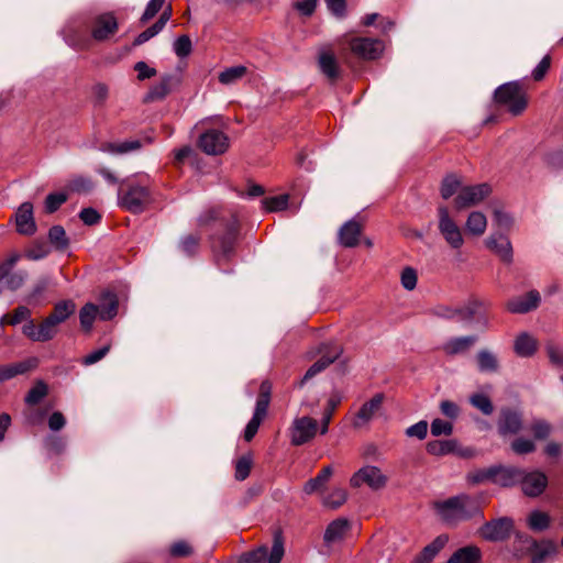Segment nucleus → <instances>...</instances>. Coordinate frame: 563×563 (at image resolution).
Returning <instances> with one entry per match:
<instances>
[{
    "instance_id": "nucleus-44",
    "label": "nucleus",
    "mask_w": 563,
    "mask_h": 563,
    "mask_svg": "<svg viewBox=\"0 0 563 563\" xmlns=\"http://www.w3.org/2000/svg\"><path fill=\"white\" fill-rule=\"evenodd\" d=\"M285 554L284 539L280 531L274 534L273 547L269 553L268 563H280Z\"/></svg>"
},
{
    "instance_id": "nucleus-5",
    "label": "nucleus",
    "mask_w": 563,
    "mask_h": 563,
    "mask_svg": "<svg viewBox=\"0 0 563 563\" xmlns=\"http://www.w3.org/2000/svg\"><path fill=\"white\" fill-rule=\"evenodd\" d=\"M271 389L272 386L268 382H263L260 387V395L256 400L255 410L253 417L247 422L244 429V440L250 442L257 433L258 428L265 417L267 416V410L271 401Z\"/></svg>"
},
{
    "instance_id": "nucleus-28",
    "label": "nucleus",
    "mask_w": 563,
    "mask_h": 563,
    "mask_svg": "<svg viewBox=\"0 0 563 563\" xmlns=\"http://www.w3.org/2000/svg\"><path fill=\"white\" fill-rule=\"evenodd\" d=\"M448 541L449 537L446 534L437 537L430 544L423 548L421 553L417 556L416 563H430L444 548Z\"/></svg>"
},
{
    "instance_id": "nucleus-29",
    "label": "nucleus",
    "mask_w": 563,
    "mask_h": 563,
    "mask_svg": "<svg viewBox=\"0 0 563 563\" xmlns=\"http://www.w3.org/2000/svg\"><path fill=\"white\" fill-rule=\"evenodd\" d=\"M477 367L481 373H496L499 368L497 356L489 350H481L476 355Z\"/></svg>"
},
{
    "instance_id": "nucleus-34",
    "label": "nucleus",
    "mask_w": 563,
    "mask_h": 563,
    "mask_svg": "<svg viewBox=\"0 0 563 563\" xmlns=\"http://www.w3.org/2000/svg\"><path fill=\"white\" fill-rule=\"evenodd\" d=\"M76 306L71 300H63L55 305L53 312L48 316L56 325L64 322L75 312Z\"/></svg>"
},
{
    "instance_id": "nucleus-6",
    "label": "nucleus",
    "mask_w": 563,
    "mask_h": 563,
    "mask_svg": "<svg viewBox=\"0 0 563 563\" xmlns=\"http://www.w3.org/2000/svg\"><path fill=\"white\" fill-rule=\"evenodd\" d=\"M239 225L236 218H233L224 235L213 240L212 251L218 265L229 261L234 254V247L238 240Z\"/></svg>"
},
{
    "instance_id": "nucleus-35",
    "label": "nucleus",
    "mask_w": 563,
    "mask_h": 563,
    "mask_svg": "<svg viewBox=\"0 0 563 563\" xmlns=\"http://www.w3.org/2000/svg\"><path fill=\"white\" fill-rule=\"evenodd\" d=\"M342 400V396L340 394H333L327 404V408L324 409L321 423H320V433L325 434L329 430V424L332 419L333 412L338 408Z\"/></svg>"
},
{
    "instance_id": "nucleus-3",
    "label": "nucleus",
    "mask_w": 563,
    "mask_h": 563,
    "mask_svg": "<svg viewBox=\"0 0 563 563\" xmlns=\"http://www.w3.org/2000/svg\"><path fill=\"white\" fill-rule=\"evenodd\" d=\"M495 102L517 115L526 108V90L518 81L504 84L495 91Z\"/></svg>"
},
{
    "instance_id": "nucleus-22",
    "label": "nucleus",
    "mask_w": 563,
    "mask_h": 563,
    "mask_svg": "<svg viewBox=\"0 0 563 563\" xmlns=\"http://www.w3.org/2000/svg\"><path fill=\"white\" fill-rule=\"evenodd\" d=\"M99 319L108 321L113 319L118 313L119 300L114 292L103 291L98 298Z\"/></svg>"
},
{
    "instance_id": "nucleus-46",
    "label": "nucleus",
    "mask_w": 563,
    "mask_h": 563,
    "mask_svg": "<svg viewBox=\"0 0 563 563\" xmlns=\"http://www.w3.org/2000/svg\"><path fill=\"white\" fill-rule=\"evenodd\" d=\"M550 526V516L547 512L534 510L530 512V529L544 531Z\"/></svg>"
},
{
    "instance_id": "nucleus-37",
    "label": "nucleus",
    "mask_w": 563,
    "mask_h": 563,
    "mask_svg": "<svg viewBox=\"0 0 563 563\" xmlns=\"http://www.w3.org/2000/svg\"><path fill=\"white\" fill-rule=\"evenodd\" d=\"M332 472L331 466L323 467L314 478H311L306 483L305 493H313L323 489L325 483L330 479Z\"/></svg>"
},
{
    "instance_id": "nucleus-20",
    "label": "nucleus",
    "mask_w": 563,
    "mask_h": 563,
    "mask_svg": "<svg viewBox=\"0 0 563 563\" xmlns=\"http://www.w3.org/2000/svg\"><path fill=\"white\" fill-rule=\"evenodd\" d=\"M179 84L178 77L175 75H164L159 82L155 84L151 87L148 92L145 96V101L153 102L163 100L166 96H168L174 88Z\"/></svg>"
},
{
    "instance_id": "nucleus-17",
    "label": "nucleus",
    "mask_w": 563,
    "mask_h": 563,
    "mask_svg": "<svg viewBox=\"0 0 563 563\" xmlns=\"http://www.w3.org/2000/svg\"><path fill=\"white\" fill-rule=\"evenodd\" d=\"M16 231L23 235H33L36 232V223L33 216V205L25 201L15 212Z\"/></svg>"
},
{
    "instance_id": "nucleus-33",
    "label": "nucleus",
    "mask_w": 563,
    "mask_h": 563,
    "mask_svg": "<svg viewBox=\"0 0 563 563\" xmlns=\"http://www.w3.org/2000/svg\"><path fill=\"white\" fill-rule=\"evenodd\" d=\"M32 366L33 364L30 361L0 366V383L26 373Z\"/></svg>"
},
{
    "instance_id": "nucleus-59",
    "label": "nucleus",
    "mask_w": 563,
    "mask_h": 563,
    "mask_svg": "<svg viewBox=\"0 0 563 563\" xmlns=\"http://www.w3.org/2000/svg\"><path fill=\"white\" fill-rule=\"evenodd\" d=\"M453 432V426L449 421H444L442 419H434L431 422V434L434 437L439 435H450Z\"/></svg>"
},
{
    "instance_id": "nucleus-19",
    "label": "nucleus",
    "mask_w": 563,
    "mask_h": 563,
    "mask_svg": "<svg viewBox=\"0 0 563 563\" xmlns=\"http://www.w3.org/2000/svg\"><path fill=\"white\" fill-rule=\"evenodd\" d=\"M363 224L355 220L346 221L338 232L339 243L344 247H355L360 243Z\"/></svg>"
},
{
    "instance_id": "nucleus-25",
    "label": "nucleus",
    "mask_w": 563,
    "mask_h": 563,
    "mask_svg": "<svg viewBox=\"0 0 563 563\" xmlns=\"http://www.w3.org/2000/svg\"><path fill=\"white\" fill-rule=\"evenodd\" d=\"M318 65L321 73L330 80H335L340 75L338 60L333 53L322 51L318 57Z\"/></svg>"
},
{
    "instance_id": "nucleus-62",
    "label": "nucleus",
    "mask_w": 563,
    "mask_h": 563,
    "mask_svg": "<svg viewBox=\"0 0 563 563\" xmlns=\"http://www.w3.org/2000/svg\"><path fill=\"white\" fill-rule=\"evenodd\" d=\"M110 351V345L107 344L100 349H97L90 353H88L81 361V363L86 366H90L101 361Z\"/></svg>"
},
{
    "instance_id": "nucleus-14",
    "label": "nucleus",
    "mask_w": 563,
    "mask_h": 563,
    "mask_svg": "<svg viewBox=\"0 0 563 563\" xmlns=\"http://www.w3.org/2000/svg\"><path fill=\"white\" fill-rule=\"evenodd\" d=\"M558 553V545L553 540H530V563H551Z\"/></svg>"
},
{
    "instance_id": "nucleus-57",
    "label": "nucleus",
    "mask_w": 563,
    "mask_h": 563,
    "mask_svg": "<svg viewBox=\"0 0 563 563\" xmlns=\"http://www.w3.org/2000/svg\"><path fill=\"white\" fill-rule=\"evenodd\" d=\"M166 0H150L140 21L146 23L153 19L164 7Z\"/></svg>"
},
{
    "instance_id": "nucleus-12",
    "label": "nucleus",
    "mask_w": 563,
    "mask_h": 563,
    "mask_svg": "<svg viewBox=\"0 0 563 563\" xmlns=\"http://www.w3.org/2000/svg\"><path fill=\"white\" fill-rule=\"evenodd\" d=\"M119 29L117 18L112 13H102L95 18L91 25V37L103 42L113 36Z\"/></svg>"
},
{
    "instance_id": "nucleus-42",
    "label": "nucleus",
    "mask_w": 563,
    "mask_h": 563,
    "mask_svg": "<svg viewBox=\"0 0 563 563\" xmlns=\"http://www.w3.org/2000/svg\"><path fill=\"white\" fill-rule=\"evenodd\" d=\"M479 303L476 301L468 302L464 306L455 307V317L454 320L459 322H470L473 320Z\"/></svg>"
},
{
    "instance_id": "nucleus-1",
    "label": "nucleus",
    "mask_w": 563,
    "mask_h": 563,
    "mask_svg": "<svg viewBox=\"0 0 563 563\" xmlns=\"http://www.w3.org/2000/svg\"><path fill=\"white\" fill-rule=\"evenodd\" d=\"M433 508L439 518L448 525H454L481 512L478 503L472 500L468 495H454L435 501Z\"/></svg>"
},
{
    "instance_id": "nucleus-32",
    "label": "nucleus",
    "mask_w": 563,
    "mask_h": 563,
    "mask_svg": "<svg viewBox=\"0 0 563 563\" xmlns=\"http://www.w3.org/2000/svg\"><path fill=\"white\" fill-rule=\"evenodd\" d=\"M99 306L93 302H87L79 311L80 325L86 332H90L92 324L99 318Z\"/></svg>"
},
{
    "instance_id": "nucleus-10",
    "label": "nucleus",
    "mask_w": 563,
    "mask_h": 563,
    "mask_svg": "<svg viewBox=\"0 0 563 563\" xmlns=\"http://www.w3.org/2000/svg\"><path fill=\"white\" fill-rule=\"evenodd\" d=\"M515 531L514 521L510 518L503 517L490 520L479 529L482 538L488 541H504Z\"/></svg>"
},
{
    "instance_id": "nucleus-63",
    "label": "nucleus",
    "mask_w": 563,
    "mask_h": 563,
    "mask_svg": "<svg viewBox=\"0 0 563 563\" xmlns=\"http://www.w3.org/2000/svg\"><path fill=\"white\" fill-rule=\"evenodd\" d=\"M428 433V423L424 420H421L406 430V434L410 438H417L419 440H423Z\"/></svg>"
},
{
    "instance_id": "nucleus-50",
    "label": "nucleus",
    "mask_w": 563,
    "mask_h": 563,
    "mask_svg": "<svg viewBox=\"0 0 563 563\" xmlns=\"http://www.w3.org/2000/svg\"><path fill=\"white\" fill-rule=\"evenodd\" d=\"M56 327L57 325L49 317L44 319L43 322L38 325L40 331L37 333V342H46L53 339L56 334Z\"/></svg>"
},
{
    "instance_id": "nucleus-8",
    "label": "nucleus",
    "mask_w": 563,
    "mask_h": 563,
    "mask_svg": "<svg viewBox=\"0 0 563 563\" xmlns=\"http://www.w3.org/2000/svg\"><path fill=\"white\" fill-rule=\"evenodd\" d=\"M387 477L378 467L367 465L354 473L350 484L352 488H361L363 485H366L373 490H379L385 487Z\"/></svg>"
},
{
    "instance_id": "nucleus-31",
    "label": "nucleus",
    "mask_w": 563,
    "mask_h": 563,
    "mask_svg": "<svg viewBox=\"0 0 563 563\" xmlns=\"http://www.w3.org/2000/svg\"><path fill=\"white\" fill-rule=\"evenodd\" d=\"M465 228L470 234L481 236L486 231L487 219L484 213L479 211H473L466 219Z\"/></svg>"
},
{
    "instance_id": "nucleus-23",
    "label": "nucleus",
    "mask_w": 563,
    "mask_h": 563,
    "mask_svg": "<svg viewBox=\"0 0 563 563\" xmlns=\"http://www.w3.org/2000/svg\"><path fill=\"white\" fill-rule=\"evenodd\" d=\"M486 246L496 253L501 261L510 262L512 250L509 240L503 234H493L486 240Z\"/></svg>"
},
{
    "instance_id": "nucleus-52",
    "label": "nucleus",
    "mask_w": 563,
    "mask_h": 563,
    "mask_svg": "<svg viewBox=\"0 0 563 563\" xmlns=\"http://www.w3.org/2000/svg\"><path fill=\"white\" fill-rule=\"evenodd\" d=\"M93 188V181L84 176L73 178L68 184V189L74 192H90Z\"/></svg>"
},
{
    "instance_id": "nucleus-13",
    "label": "nucleus",
    "mask_w": 563,
    "mask_h": 563,
    "mask_svg": "<svg viewBox=\"0 0 563 563\" xmlns=\"http://www.w3.org/2000/svg\"><path fill=\"white\" fill-rule=\"evenodd\" d=\"M352 52L365 59H376L384 49L382 41L369 37H355L350 42Z\"/></svg>"
},
{
    "instance_id": "nucleus-64",
    "label": "nucleus",
    "mask_w": 563,
    "mask_h": 563,
    "mask_svg": "<svg viewBox=\"0 0 563 563\" xmlns=\"http://www.w3.org/2000/svg\"><path fill=\"white\" fill-rule=\"evenodd\" d=\"M48 253V247L45 244L40 243L26 250L24 256L31 261H38L46 257Z\"/></svg>"
},
{
    "instance_id": "nucleus-60",
    "label": "nucleus",
    "mask_w": 563,
    "mask_h": 563,
    "mask_svg": "<svg viewBox=\"0 0 563 563\" xmlns=\"http://www.w3.org/2000/svg\"><path fill=\"white\" fill-rule=\"evenodd\" d=\"M417 272L412 267H406L401 272V285L407 290H413L417 286Z\"/></svg>"
},
{
    "instance_id": "nucleus-54",
    "label": "nucleus",
    "mask_w": 563,
    "mask_h": 563,
    "mask_svg": "<svg viewBox=\"0 0 563 563\" xmlns=\"http://www.w3.org/2000/svg\"><path fill=\"white\" fill-rule=\"evenodd\" d=\"M268 549L266 545H261L257 549L243 553L242 561L245 563H263L268 560Z\"/></svg>"
},
{
    "instance_id": "nucleus-43",
    "label": "nucleus",
    "mask_w": 563,
    "mask_h": 563,
    "mask_svg": "<svg viewBox=\"0 0 563 563\" xmlns=\"http://www.w3.org/2000/svg\"><path fill=\"white\" fill-rule=\"evenodd\" d=\"M289 196L279 195L262 200L263 208L268 212L285 210L288 206Z\"/></svg>"
},
{
    "instance_id": "nucleus-7",
    "label": "nucleus",
    "mask_w": 563,
    "mask_h": 563,
    "mask_svg": "<svg viewBox=\"0 0 563 563\" xmlns=\"http://www.w3.org/2000/svg\"><path fill=\"white\" fill-rule=\"evenodd\" d=\"M316 419L302 416L296 417L289 427V438L292 445L299 446L310 442L319 431Z\"/></svg>"
},
{
    "instance_id": "nucleus-24",
    "label": "nucleus",
    "mask_w": 563,
    "mask_h": 563,
    "mask_svg": "<svg viewBox=\"0 0 563 563\" xmlns=\"http://www.w3.org/2000/svg\"><path fill=\"white\" fill-rule=\"evenodd\" d=\"M349 530V521L346 519H335L330 522L324 531L323 541L330 547L342 541Z\"/></svg>"
},
{
    "instance_id": "nucleus-58",
    "label": "nucleus",
    "mask_w": 563,
    "mask_h": 563,
    "mask_svg": "<svg viewBox=\"0 0 563 563\" xmlns=\"http://www.w3.org/2000/svg\"><path fill=\"white\" fill-rule=\"evenodd\" d=\"M67 200V195L64 192H54L49 194L45 199V210L48 213L55 212L65 201Z\"/></svg>"
},
{
    "instance_id": "nucleus-30",
    "label": "nucleus",
    "mask_w": 563,
    "mask_h": 563,
    "mask_svg": "<svg viewBox=\"0 0 563 563\" xmlns=\"http://www.w3.org/2000/svg\"><path fill=\"white\" fill-rule=\"evenodd\" d=\"M481 550L470 545L457 550L446 563H479Z\"/></svg>"
},
{
    "instance_id": "nucleus-56",
    "label": "nucleus",
    "mask_w": 563,
    "mask_h": 563,
    "mask_svg": "<svg viewBox=\"0 0 563 563\" xmlns=\"http://www.w3.org/2000/svg\"><path fill=\"white\" fill-rule=\"evenodd\" d=\"M192 45L188 35H180L174 42V52L178 57H186L191 53Z\"/></svg>"
},
{
    "instance_id": "nucleus-55",
    "label": "nucleus",
    "mask_w": 563,
    "mask_h": 563,
    "mask_svg": "<svg viewBox=\"0 0 563 563\" xmlns=\"http://www.w3.org/2000/svg\"><path fill=\"white\" fill-rule=\"evenodd\" d=\"M514 559H522L528 553L527 540L523 534L516 533L511 548L509 549Z\"/></svg>"
},
{
    "instance_id": "nucleus-45",
    "label": "nucleus",
    "mask_w": 563,
    "mask_h": 563,
    "mask_svg": "<svg viewBox=\"0 0 563 563\" xmlns=\"http://www.w3.org/2000/svg\"><path fill=\"white\" fill-rule=\"evenodd\" d=\"M470 402L473 407L482 411L484 415H492L494 406L488 396L484 394H473L470 397Z\"/></svg>"
},
{
    "instance_id": "nucleus-21",
    "label": "nucleus",
    "mask_w": 563,
    "mask_h": 563,
    "mask_svg": "<svg viewBox=\"0 0 563 563\" xmlns=\"http://www.w3.org/2000/svg\"><path fill=\"white\" fill-rule=\"evenodd\" d=\"M490 473L492 483L503 487H509L523 477L519 470L500 465L490 466Z\"/></svg>"
},
{
    "instance_id": "nucleus-9",
    "label": "nucleus",
    "mask_w": 563,
    "mask_h": 563,
    "mask_svg": "<svg viewBox=\"0 0 563 563\" xmlns=\"http://www.w3.org/2000/svg\"><path fill=\"white\" fill-rule=\"evenodd\" d=\"M199 148L208 155H221L229 148V137L217 129H209L200 134Z\"/></svg>"
},
{
    "instance_id": "nucleus-47",
    "label": "nucleus",
    "mask_w": 563,
    "mask_h": 563,
    "mask_svg": "<svg viewBox=\"0 0 563 563\" xmlns=\"http://www.w3.org/2000/svg\"><path fill=\"white\" fill-rule=\"evenodd\" d=\"M252 464L253 460L250 454L239 457L235 462V478L238 481H244L250 475Z\"/></svg>"
},
{
    "instance_id": "nucleus-51",
    "label": "nucleus",
    "mask_w": 563,
    "mask_h": 563,
    "mask_svg": "<svg viewBox=\"0 0 563 563\" xmlns=\"http://www.w3.org/2000/svg\"><path fill=\"white\" fill-rule=\"evenodd\" d=\"M545 352L552 365L556 367L563 366V346L549 342L545 345Z\"/></svg>"
},
{
    "instance_id": "nucleus-53",
    "label": "nucleus",
    "mask_w": 563,
    "mask_h": 563,
    "mask_svg": "<svg viewBox=\"0 0 563 563\" xmlns=\"http://www.w3.org/2000/svg\"><path fill=\"white\" fill-rule=\"evenodd\" d=\"M194 553L192 545L186 540H178L169 547V554L173 558H187Z\"/></svg>"
},
{
    "instance_id": "nucleus-39",
    "label": "nucleus",
    "mask_w": 563,
    "mask_h": 563,
    "mask_svg": "<svg viewBox=\"0 0 563 563\" xmlns=\"http://www.w3.org/2000/svg\"><path fill=\"white\" fill-rule=\"evenodd\" d=\"M454 440H435L427 444V451L432 455H445L455 451Z\"/></svg>"
},
{
    "instance_id": "nucleus-48",
    "label": "nucleus",
    "mask_w": 563,
    "mask_h": 563,
    "mask_svg": "<svg viewBox=\"0 0 563 563\" xmlns=\"http://www.w3.org/2000/svg\"><path fill=\"white\" fill-rule=\"evenodd\" d=\"M199 241V235L188 234L179 241L178 247L185 255L192 256L198 251Z\"/></svg>"
},
{
    "instance_id": "nucleus-61",
    "label": "nucleus",
    "mask_w": 563,
    "mask_h": 563,
    "mask_svg": "<svg viewBox=\"0 0 563 563\" xmlns=\"http://www.w3.org/2000/svg\"><path fill=\"white\" fill-rule=\"evenodd\" d=\"M550 66H551V57H550V55H545L540 60V63L532 69L531 77L536 81L542 80L545 77L547 73L549 71Z\"/></svg>"
},
{
    "instance_id": "nucleus-16",
    "label": "nucleus",
    "mask_w": 563,
    "mask_h": 563,
    "mask_svg": "<svg viewBox=\"0 0 563 563\" xmlns=\"http://www.w3.org/2000/svg\"><path fill=\"white\" fill-rule=\"evenodd\" d=\"M383 394H376L368 401L364 402L353 419V427L361 429L369 423L383 405Z\"/></svg>"
},
{
    "instance_id": "nucleus-11",
    "label": "nucleus",
    "mask_w": 563,
    "mask_h": 563,
    "mask_svg": "<svg viewBox=\"0 0 563 563\" xmlns=\"http://www.w3.org/2000/svg\"><path fill=\"white\" fill-rule=\"evenodd\" d=\"M492 192L488 184L466 186L460 189L454 202L457 210L470 208L483 201Z\"/></svg>"
},
{
    "instance_id": "nucleus-2",
    "label": "nucleus",
    "mask_w": 563,
    "mask_h": 563,
    "mask_svg": "<svg viewBox=\"0 0 563 563\" xmlns=\"http://www.w3.org/2000/svg\"><path fill=\"white\" fill-rule=\"evenodd\" d=\"M151 201L148 187L132 179L120 183L118 189L119 206L132 213H141Z\"/></svg>"
},
{
    "instance_id": "nucleus-15",
    "label": "nucleus",
    "mask_w": 563,
    "mask_h": 563,
    "mask_svg": "<svg viewBox=\"0 0 563 563\" xmlns=\"http://www.w3.org/2000/svg\"><path fill=\"white\" fill-rule=\"evenodd\" d=\"M342 351V347L338 344L327 345L323 355L308 368L300 382V385H303L305 382L324 371L330 364L340 357Z\"/></svg>"
},
{
    "instance_id": "nucleus-41",
    "label": "nucleus",
    "mask_w": 563,
    "mask_h": 563,
    "mask_svg": "<svg viewBox=\"0 0 563 563\" xmlns=\"http://www.w3.org/2000/svg\"><path fill=\"white\" fill-rule=\"evenodd\" d=\"M461 185H462V181L456 175H454V174L448 175L442 180L441 197L443 199H449L454 194H456V192L459 194V191H460L459 189H460Z\"/></svg>"
},
{
    "instance_id": "nucleus-4",
    "label": "nucleus",
    "mask_w": 563,
    "mask_h": 563,
    "mask_svg": "<svg viewBox=\"0 0 563 563\" xmlns=\"http://www.w3.org/2000/svg\"><path fill=\"white\" fill-rule=\"evenodd\" d=\"M437 212L439 233L452 250H460L465 242L462 228L452 217L446 206L440 205Z\"/></svg>"
},
{
    "instance_id": "nucleus-49",
    "label": "nucleus",
    "mask_w": 563,
    "mask_h": 563,
    "mask_svg": "<svg viewBox=\"0 0 563 563\" xmlns=\"http://www.w3.org/2000/svg\"><path fill=\"white\" fill-rule=\"evenodd\" d=\"M47 394V386L43 382H37L27 393L25 402L27 405L38 404Z\"/></svg>"
},
{
    "instance_id": "nucleus-38",
    "label": "nucleus",
    "mask_w": 563,
    "mask_h": 563,
    "mask_svg": "<svg viewBox=\"0 0 563 563\" xmlns=\"http://www.w3.org/2000/svg\"><path fill=\"white\" fill-rule=\"evenodd\" d=\"M246 73L247 68L245 66H232L219 74V81L223 85H232L242 79Z\"/></svg>"
},
{
    "instance_id": "nucleus-18",
    "label": "nucleus",
    "mask_w": 563,
    "mask_h": 563,
    "mask_svg": "<svg viewBox=\"0 0 563 563\" xmlns=\"http://www.w3.org/2000/svg\"><path fill=\"white\" fill-rule=\"evenodd\" d=\"M498 431L501 435H512L522 428V417L516 410L504 408L498 419Z\"/></svg>"
},
{
    "instance_id": "nucleus-27",
    "label": "nucleus",
    "mask_w": 563,
    "mask_h": 563,
    "mask_svg": "<svg viewBox=\"0 0 563 563\" xmlns=\"http://www.w3.org/2000/svg\"><path fill=\"white\" fill-rule=\"evenodd\" d=\"M142 146L139 140H128L120 143H103L100 145L99 150L103 153H109L112 155H122L130 152H134L140 150Z\"/></svg>"
},
{
    "instance_id": "nucleus-26",
    "label": "nucleus",
    "mask_w": 563,
    "mask_h": 563,
    "mask_svg": "<svg viewBox=\"0 0 563 563\" xmlns=\"http://www.w3.org/2000/svg\"><path fill=\"white\" fill-rule=\"evenodd\" d=\"M475 335L452 338L443 344V351L448 355H457L467 352L476 342Z\"/></svg>"
},
{
    "instance_id": "nucleus-40",
    "label": "nucleus",
    "mask_w": 563,
    "mask_h": 563,
    "mask_svg": "<svg viewBox=\"0 0 563 563\" xmlns=\"http://www.w3.org/2000/svg\"><path fill=\"white\" fill-rule=\"evenodd\" d=\"M31 317V311L25 306H19L13 310L12 314H3L1 317L0 323L1 325L11 324L16 325L22 321H27Z\"/></svg>"
},
{
    "instance_id": "nucleus-36",
    "label": "nucleus",
    "mask_w": 563,
    "mask_h": 563,
    "mask_svg": "<svg viewBox=\"0 0 563 563\" xmlns=\"http://www.w3.org/2000/svg\"><path fill=\"white\" fill-rule=\"evenodd\" d=\"M48 240L57 251H66L69 246V240L62 225H53L48 231Z\"/></svg>"
}]
</instances>
